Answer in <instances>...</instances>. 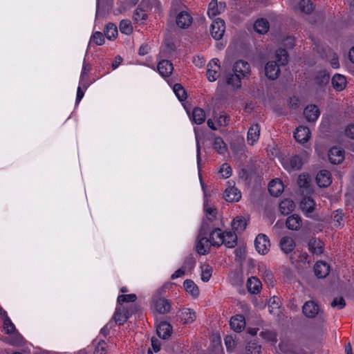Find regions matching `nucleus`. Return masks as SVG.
I'll return each instance as SVG.
<instances>
[{
  "label": "nucleus",
  "mask_w": 354,
  "mask_h": 354,
  "mask_svg": "<svg viewBox=\"0 0 354 354\" xmlns=\"http://www.w3.org/2000/svg\"><path fill=\"white\" fill-rule=\"evenodd\" d=\"M254 245L259 253L266 254L270 250V243L268 236L263 234H259L256 237Z\"/></svg>",
  "instance_id": "nucleus-1"
},
{
  "label": "nucleus",
  "mask_w": 354,
  "mask_h": 354,
  "mask_svg": "<svg viewBox=\"0 0 354 354\" xmlns=\"http://www.w3.org/2000/svg\"><path fill=\"white\" fill-rule=\"evenodd\" d=\"M221 241H214L213 246L219 248L224 244L229 248H234L237 244V236L234 232H225V234Z\"/></svg>",
  "instance_id": "nucleus-2"
},
{
  "label": "nucleus",
  "mask_w": 354,
  "mask_h": 354,
  "mask_svg": "<svg viewBox=\"0 0 354 354\" xmlns=\"http://www.w3.org/2000/svg\"><path fill=\"white\" fill-rule=\"evenodd\" d=\"M177 319L183 324H191L196 319V313L190 308H183L176 315Z\"/></svg>",
  "instance_id": "nucleus-3"
},
{
  "label": "nucleus",
  "mask_w": 354,
  "mask_h": 354,
  "mask_svg": "<svg viewBox=\"0 0 354 354\" xmlns=\"http://www.w3.org/2000/svg\"><path fill=\"white\" fill-rule=\"evenodd\" d=\"M225 23L223 20L217 19L211 25L210 32L216 40L221 39L225 32Z\"/></svg>",
  "instance_id": "nucleus-4"
},
{
  "label": "nucleus",
  "mask_w": 354,
  "mask_h": 354,
  "mask_svg": "<svg viewBox=\"0 0 354 354\" xmlns=\"http://www.w3.org/2000/svg\"><path fill=\"white\" fill-rule=\"evenodd\" d=\"M279 64L275 61H270L265 66V74L266 77L272 80H274L280 74Z\"/></svg>",
  "instance_id": "nucleus-5"
},
{
  "label": "nucleus",
  "mask_w": 354,
  "mask_h": 354,
  "mask_svg": "<svg viewBox=\"0 0 354 354\" xmlns=\"http://www.w3.org/2000/svg\"><path fill=\"white\" fill-rule=\"evenodd\" d=\"M218 62V59H214L207 65V77L210 82L215 81L219 77L220 65Z\"/></svg>",
  "instance_id": "nucleus-6"
},
{
  "label": "nucleus",
  "mask_w": 354,
  "mask_h": 354,
  "mask_svg": "<svg viewBox=\"0 0 354 354\" xmlns=\"http://www.w3.org/2000/svg\"><path fill=\"white\" fill-rule=\"evenodd\" d=\"M329 161L334 165L341 163L344 158V151L337 147H333L328 153Z\"/></svg>",
  "instance_id": "nucleus-7"
},
{
  "label": "nucleus",
  "mask_w": 354,
  "mask_h": 354,
  "mask_svg": "<svg viewBox=\"0 0 354 354\" xmlns=\"http://www.w3.org/2000/svg\"><path fill=\"white\" fill-rule=\"evenodd\" d=\"M319 311V306L314 301H306L302 307L304 315L308 318L315 317Z\"/></svg>",
  "instance_id": "nucleus-8"
},
{
  "label": "nucleus",
  "mask_w": 354,
  "mask_h": 354,
  "mask_svg": "<svg viewBox=\"0 0 354 354\" xmlns=\"http://www.w3.org/2000/svg\"><path fill=\"white\" fill-rule=\"evenodd\" d=\"M172 331V326L167 322H161L156 328L158 336L163 339H168L171 336Z\"/></svg>",
  "instance_id": "nucleus-9"
},
{
  "label": "nucleus",
  "mask_w": 354,
  "mask_h": 354,
  "mask_svg": "<svg viewBox=\"0 0 354 354\" xmlns=\"http://www.w3.org/2000/svg\"><path fill=\"white\" fill-rule=\"evenodd\" d=\"M310 137V131L309 128L304 126H299L296 129L294 133V138L299 143L306 142Z\"/></svg>",
  "instance_id": "nucleus-10"
},
{
  "label": "nucleus",
  "mask_w": 354,
  "mask_h": 354,
  "mask_svg": "<svg viewBox=\"0 0 354 354\" xmlns=\"http://www.w3.org/2000/svg\"><path fill=\"white\" fill-rule=\"evenodd\" d=\"M196 245V251L200 255H205L210 251V240L207 236L198 237Z\"/></svg>",
  "instance_id": "nucleus-11"
},
{
  "label": "nucleus",
  "mask_w": 354,
  "mask_h": 354,
  "mask_svg": "<svg viewBox=\"0 0 354 354\" xmlns=\"http://www.w3.org/2000/svg\"><path fill=\"white\" fill-rule=\"evenodd\" d=\"M176 25L180 28H187L192 23V17L186 11L180 12L176 19Z\"/></svg>",
  "instance_id": "nucleus-12"
},
{
  "label": "nucleus",
  "mask_w": 354,
  "mask_h": 354,
  "mask_svg": "<svg viewBox=\"0 0 354 354\" xmlns=\"http://www.w3.org/2000/svg\"><path fill=\"white\" fill-rule=\"evenodd\" d=\"M130 316L129 310L123 308H118L114 313L113 319L118 325L124 324Z\"/></svg>",
  "instance_id": "nucleus-13"
},
{
  "label": "nucleus",
  "mask_w": 354,
  "mask_h": 354,
  "mask_svg": "<svg viewBox=\"0 0 354 354\" xmlns=\"http://www.w3.org/2000/svg\"><path fill=\"white\" fill-rule=\"evenodd\" d=\"M304 114L306 120L310 122H314L318 118L320 112L318 107L315 104L308 105L304 111Z\"/></svg>",
  "instance_id": "nucleus-14"
},
{
  "label": "nucleus",
  "mask_w": 354,
  "mask_h": 354,
  "mask_svg": "<svg viewBox=\"0 0 354 354\" xmlns=\"http://www.w3.org/2000/svg\"><path fill=\"white\" fill-rule=\"evenodd\" d=\"M284 187L282 181L279 179H274L268 184V191L270 195L277 197L283 191Z\"/></svg>",
  "instance_id": "nucleus-15"
},
{
  "label": "nucleus",
  "mask_w": 354,
  "mask_h": 354,
  "mask_svg": "<svg viewBox=\"0 0 354 354\" xmlns=\"http://www.w3.org/2000/svg\"><path fill=\"white\" fill-rule=\"evenodd\" d=\"M154 308L158 313L166 314L170 311L171 304L167 299L158 298L154 301Z\"/></svg>",
  "instance_id": "nucleus-16"
},
{
  "label": "nucleus",
  "mask_w": 354,
  "mask_h": 354,
  "mask_svg": "<svg viewBox=\"0 0 354 354\" xmlns=\"http://www.w3.org/2000/svg\"><path fill=\"white\" fill-rule=\"evenodd\" d=\"M329 266L324 261H317L314 266L315 274L318 278H325L329 274Z\"/></svg>",
  "instance_id": "nucleus-17"
},
{
  "label": "nucleus",
  "mask_w": 354,
  "mask_h": 354,
  "mask_svg": "<svg viewBox=\"0 0 354 354\" xmlns=\"http://www.w3.org/2000/svg\"><path fill=\"white\" fill-rule=\"evenodd\" d=\"M230 327L235 332H241L245 326V317L241 315H236L231 318Z\"/></svg>",
  "instance_id": "nucleus-18"
},
{
  "label": "nucleus",
  "mask_w": 354,
  "mask_h": 354,
  "mask_svg": "<svg viewBox=\"0 0 354 354\" xmlns=\"http://www.w3.org/2000/svg\"><path fill=\"white\" fill-rule=\"evenodd\" d=\"M158 70L162 76L169 77L174 70L173 64L167 59L161 60L158 64Z\"/></svg>",
  "instance_id": "nucleus-19"
},
{
  "label": "nucleus",
  "mask_w": 354,
  "mask_h": 354,
  "mask_svg": "<svg viewBox=\"0 0 354 354\" xmlns=\"http://www.w3.org/2000/svg\"><path fill=\"white\" fill-rule=\"evenodd\" d=\"M316 181L320 187H326L331 183L330 173L327 170H321L316 176Z\"/></svg>",
  "instance_id": "nucleus-20"
},
{
  "label": "nucleus",
  "mask_w": 354,
  "mask_h": 354,
  "mask_svg": "<svg viewBox=\"0 0 354 354\" xmlns=\"http://www.w3.org/2000/svg\"><path fill=\"white\" fill-rule=\"evenodd\" d=\"M329 80L330 73L326 70L318 71L314 77L315 84L320 88L326 86L328 84Z\"/></svg>",
  "instance_id": "nucleus-21"
},
{
  "label": "nucleus",
  "mask_w": 354,
  "mask_h": 354,
  "mask_svg": "<svg viewBox=\"0 0 354 354\" xmlns=\"http://www.w3.org/2000/svg\"><path fill=\"white\" fill-rule=\"evenodd\" d=\"M234 73L241 75V77H245L250 73V64L243 60H239L235 62L233 68Z\"/></svg>",
  "instance_id": "nucleus-22"
},
{
  "label": "nucleus",
  "mask_w": 354,
  "mask_h": 354,
  "mask_svg": "<svg viewBox=\"0 0 354 354\" xmlns=\"http://www.w3.org/2000/svg\"><path fill=\"white\" fill-rule=\"evenodd\" d=\"M324 245V243L320 239L315 238L310 239L308 244L310 252L317 255H319L323 253Z\"/></svg>",
  "instance_id": "nucleus-23"
},
{
  "label": "nucleus",
  "mask_w": 354,
  "mask_h": 354,
  "mask_svg": "<svg viewBox=\"0 0 354 354\" xmlns=\"http://www.w3.org/2000/svg\"><path fill=\"white\" fill-rule=\"evenodd\" d=\"M224 198L227 202H237L241 198L239 190L236 187L225 189Z\"/></svg>",
  "instance_id": "nucleus-24"
},
{
  "label": "nucleus",
  "mask_w": 354,
  "mask_h": 354,
  "mask_svg": "<svg viewBox=\"0 0 354 354\" xmlns=\"http://www.w3.org/2000/svg\"><path fill=\"white\" fill-rule=\"evenodd\" d=\"M260 126L259 124H252L248 131V142L253 145L259 137Z\"/></svg>",
  "instance_id": "nucleus-25"
},
{
  "label": "nucleus",
  "mask_w": 354,
  "mask_h": 354,
  "mask_svg": "<svg viewBox=\"0 0 354 354\" xmlns=\"http://www.w3.org/2000/svg\"><path fill=\"white\" fill-rule=\"evenodd\" d=\"M269 28L270 24L266 19H259L254 24V30L259 34H266Z\"/></svg>",
  "instance_id": "nucleus-26"
},
{
  "label": "nucleus",
  "mask_w": 354,
  "mask_h": 354,
  "mask_svg": "<svg viewBox=\"0 0 354 354\" xmlns=\"http://www.w3.org/2000/svg\"><path fill=\"white\" fill-rule=\"evenodd\" d=\"M280 246L281 250L286 254H288L294 250L295 247V243L292 238L289 236H284L281 238L280 241Z\"/></svg>",
  "instance_id": "nucleus-27"
},
{
  "label": "nucleus",
  "mask_w": 354,
  "mask_h": 354,
  "mask_svg": "<svg viewBox=\"0 0 354 354\" xmlns=\"http://www.w3.org/2000/svg\"><path fill=\"white\" fill-rule=\"evenodd\" d=\"M286 227L291 230H297L301 226V220L297 214L288 217L286 221Z\"/></svg>",
  "instance_id": "nucleus-28"
},
{
  "label": "nucleus",
  "mask_w": 354,
  "mask_h": 354,
  "mask_svg": "<svg viewBox=\"0 0 354 354\" xmlns=\"http://www.w3.org/2000/svg\"><path fill=\"white\" fill-rule=\"evenodd\" d=\"M303 165V161L299 156H294L291 157L288 162L284 166L287 169L299 170Z\"/></svg>",
  "instance_id": "nucleus-29"
},
{
  "label": "nucleus",
  "mask_w": 354,
  "mask_h": 354,
  "mask_svg": "<svg viewBox=\"0 0 354 354\" xmlns=\"http://www.w3.org/2000/svg\"><path fill=\"white\" fill-rule=\"evenodd\" d=\"M333 88L337 91H342L346 85V77L340 74H335L331 80Z\"/></svg>",
  "instance_id": "nucleus-30"
},
{
  "label": "nucleus",
  "mask_w": 354,
  "mask_h": 354,
  "mask_svg": "<svg viewBox=\"0 0 354 354\" xmlns=\"http://www.w3.org/2000/svg\"><path fill=\"white\" fill-rule=\"evenodd\" d=\"M261 287V281L254 277L249 278L247 281L248 290L252 294H257L260 291Z\"/></svg>",
  "instance_id": "nucleus-31"
},
{
  "label": "nucleus",
  "mask_w": 354,
  "mask_h": 354,
  "mask_svg": "<svg viewBox=\"0 0 354 354\" xmlns=\"http://www.w3.org/2000/svg\"><path fill=\"white\" fill-rule=\"evenodd\" d=\"M295 208V203L293 201L286 198L283 200L279 203V210L283 215H288L291 213Z\"/></svg>",
  "instance_id": "nucleus-32"
},
{
  "label": "nucleus",
  "mask_w": 354,
  "mask_h": 354,
  "mask_svg": "<svg viewBox=\"0 0 354 354\" xmlns=\"http://www.w3.org/2000/svg\"><path fill=\"white\" fill-rule=\"evenodd\" d=\"M299 7L301 12L310 15L315 10V5L311 0H301L299 3Z\"/></svg>",
  "instance_id": "nucleus-33"
},
{
  "label": "nucleus",
  "mask_w": 354,
  "mask_h": 354,
  "mask_svg": "<svg viewBox=\"0 0 354 354\" xmlns=\"http://www.w3.org/2000/svg\"><path fill=\"white\" fill-rule=\"evenodd\" d=\"M246 221L242 216H236L232 223V227L234 231L243 232L246 228Z\"/></svg>",
  "instance_id": "nucleus-34"
},
{
  "label": "nucleus",
  "mask_w": 354,
  "mask_h": 354,
  "mask_svg": "<svg viewBox=\"0 0 354 354\" xmlns=\"http://www.w3.org/2000/svg\"><path fill=\"white\" fill-rule=\"evenodd\" d=\"M183 286L185 290L193 297H197L199 295V289L192 280L186 279L184 281Z\"/></svg>",
  "instance_id": "nucleus-35"
},
{
  "label": "nucleus",
  "mask_w": 354,
  "mask_h": 354,
  "mask_svg": "<svg viewBox=\"0 0 354 354\" xmlns=\"http://www.w3.org/2000/svg\"><path fill=\"white\" fill-rule=\"evenodd\" d=\"M192 118L196 124H202L205 120V113L203 109L199 107H195L192 111Z\"/></svg>",
  "instance_id": "nucleus-36"
},
{
  "label": "nucleus",
  "mask_w": 354,
  "mask_h": 354,
  "mask_svg": "<svg viewBox=\"0 0 354 354\" xmlns=\"http://www.w3.org/2000/svg\"><path fill=\"white\" fill-rule=\"evenodd\" d=\"M104 35L108 39H115L118 35L117 26L113 23H109L105 27Z\"/></svg>",
  "instance_id": "nucleus-37"
},
{
  "label": "nucleus",
  "mask_w": 354,
  "mask_h": 354,
  "mask_svg": "<svg viewBox=\"0 0 354 354\" xmlns=\"http://www.w3.org/2000/svg\"><path fill=\"white\" fill-rule=\"evenodd\" d=\"M276 58L279 65H286L288 61V54L287 50L284 48L278 49L276 52Z\"/></svg>",
  "instance_id": "nucleus-38"
},
{
  "label": "nucleus",
  "mask_w": 354,
  "mask_h": 354,
  "mask_svg": "<svg viewBox=\"0 0 354 354\" xmlns=\"http://www.w3.org/2000/svg\"><path fill=\"white\" fill-rule=\"evenodd\" d=\"M241 75L238 73H234V74H229L227 76V83L234 87H241Z\"/></svg>",
  "instance_id": "nucleus-39"
},
{
  "label": "nucleus",
  "mask_w": 354,
  "mask_h": 354,
  "mask_svg": "<svg viewBox=\"0 0 354 354\" xmlns=\"http://www.w3.org/2000/svg\"><path fill=\"white\" fill-rule=\"evenodd\" d=\"M225 233L222 232V230L216 227L214 228L210 233H209V240L210 243L212 245H213V241H221L224 237Z\"/></svg>",
  "instance_id": "nucleus-40"
},
{
  "label": "nucleus",
  "mask_w": 354,
  "mask_h": 354,
  "mask_svg": "<svg viewBox=\"0 0 354 354\" xmlns=\"http://www.w3.org/2000/svg\"><path fill=\"white\" fill-rule=\"evenodd\" d=\"M174 91L180 101L183 102L187 99V92L180 84H174Z\"/></svg>",
  "instance_id": "nucleus-41"
},
{
  "label": "nucleus",
  "mask_w": 354,
  "mask_h": 354,
  "mask_svg": "<svg viewBox=\"0 0 354 354\" xmlns=\"http://www.w3.org/2000/svg\"><path fill=\"white\" fill-rule=\"evenodd\" d=\"M183 6V5L180 2L177 0H174L169 10V15L176 19L179 12L184 11L181 10Z\"/></svg>",
  "instance_id": "nucleus-42"
},
{
  "label": "nucleus",
  "mask_w": 354,
  "mask_h": 354,
  "mask_svg": "<svg viewBox=\"0 0 354 354\" xmlns=\"http://www.w3.org/2000/svg\"><path fill=\"white\" fill-rule=\"evenodd\" d=\"M214 148L216 151L219 153H224L227 150V145L223 140V139L220 137L215 138L214 140Z\"/></svg>",
  "instance_id": "nucleus-43"
},
{
  "label": "nucleus",
  "mask_w": 354,
  "mask_h": 354,
  "mask_svg": "<svg viewBox=\"0 0 354 354\" xmlns=\"http://www.w3.org/2000/svg\"><path fill=\"white\" fill-rule=\"evenodd\" d=\"M119 28L121 32L126 35H129L133 31L131 23L129 20L127 19L122 20L120 23Z\"/></svg>",
  "instance_id": "nucleus-44"
},
{
  "label": "nucleus",
  "mask_w": 354,
  "mask_h": 354,
  "mask_svg": "<svg viewBox=\"0 0 354 354\" xmlns=\"http://www.w3.org/2000/svg\"><path fill=\"white\" fill-rule=\"evenodd\" d=\"M301 205L302 210L305 211L306 213H311L315 209L314 201L310 198H305L304 201L301 203Z\"/></svg>",
  "instance_id": "nucleus-45"
},
{
  "label": "nucleus",
  "mask_w": 354,
  "mask_h": 354,
  "mask_svg": "<svg viewBox=\"0 0 354 354\" xmlns=\"http://www.w3.org/2000/svg\"><path fill=\"white\" fill-rule=\"evenodd\" d=\"M4 341L11 345H21L23 342V337L18 333L12 337H6Z\"/></svg>",
  "instance_id": "nucleus-46"
},
{
  "label": "nucleus",
  "mask_w": 354,
  "mask_h": 354,
  "mask_svg": "<svg viewBox=\"0 0 354 354\" xmlns=\"http://www.w3.org/2000/svg\"><path fill=\"white\" fill-rule=\"evenodd\" d=\"M219 13L217 0H212L208 6L207 14L209 17H215Z\"/></svg>",
  "instance_id": "nucleus-47"
},
{
  "label": "nucleus",
  "mask_w": 354,
  "mask_h": 354,
  "mask_svg": "<svg viewBox=\"0 0 354 354\" xmlns=\"http://www.w3.org/2000/svg\"><path fill=\"white\" fill-rule=\"evenodd\" d=\"M247 354H259L261 352V346L257 345L255 342H250L246 346Z\"/></svg>",
  "instance_id": "nucleus-48"
},
{
  "label": "nucleus",
  "mask_w": 354,
  "mask_h": 354,
  "mask_svg": "<svg viewBox=\"0 0 354 354\" xmlns=\"http://www.w3.org/2000/svg\"><path fill=\"white\" fill-rule=\"evenodd\" d=\"M91 41L98 46L102 45L104 43V35L99 31L95 32L91 37Z\"/></svg>",
  "instance_id": "nucleus-49"
},
{
  "label": "nucleus",
  "mask_w": 354,
  "mask_h": 354,
  "mask_svg": "<svg viewBox=\"0 0 354 354\" xmlns=\"http://www.w3.org/2000/svg\"><path fill=\"white\" fill-rule=\"evenodd\" d=\"M135 294L121 295L118 297V301L122 304L124 302H133L136 299Z\"/></svg>",
  "instance_id": "nucleus-50"
},
{
  "label": "nucleus",
  "mask_w": 354,
  "mask_h": 354,
  "mask_svg": "<svg viewBox=\"0 0 354 354\" xmlns=\"http://www.w3.org/2000/svg\"><path fill=\"white\" fill-rule=\"evenodd\" d=\"M196 264V260L194 258V257L190 254L186 259H185L183 266L182 267L185 268V269H188L189 271H191Z\"/></svg>",
  "instance_id": "nucleus-51"
},
{
  "label": "nucleus",
  "mask_w": 354,
  "mask_h": 354,
  "mask_svg": "<svg viewBox=\"0 0 354 354\" xmlns=\"http://www.w3.org/2000/svg\"><path fill=\"white\" fill-rule=\"evenodd\" d=\"M3 328L6 333L9 335L14 333L16 330L15 325L8 317H6L3 321Z\"/></svg>",
  "instance_id": "nucleus-52"
},
{
  "label": "nucleus",
  "mask_w": 354,
  "mask_h": 354,
  "mask_svg": "<svg viewBox=\"0 0 354 354\" xmlns=\"http://www.w3.org/2000/svg\"><path fill=\"white\" fill-rule=\"evenodd\" d=\"M212 268L207 265L205 269L202 270L201 279L204 282H207L212 277Z\"/></svg>",
  "instance_id": "nucleus-53"
},
{
  "label": "nucleus",
  "mask_w": 354,
  "mask_h": 354,
  "mask_svg": "<svg viewBox=\"0 0 354 354\" xmlns=\"http://www.w3.org/2000/svg\"><path fill=\"white\" fill-rule=\"evenodd\" d=\"M219 173H221L222 174V176L225 178H229L231 174H232V169L230 167V166L227 164V163H224L220 170H219Z\"/></svg>",
  "instance_id": "nucleus-54"
},
{
  "label": "nucleus",
  "mask_w": 354,
  "mask_h": 354,
  "mask_svg": "<svg viewBox=\"0 0 354 354\" xmlns=\"http://www.w3.org/2000/svg\"><path fill=\"white\" fill-rule=\"evenodd\" d=\"M346 306V302L342 297H335L331 302V306L333 308H338L339 309L343 308Z\"/></svg>",
  "instance_id": "nucleus-55"
},
{
  "label": "nucleus",
  "mask_w": 354,
  "mask_h": 354,
  "mask_svg": "<svg viewBox=\"0 0 354 354\" xmlns=\"http://www.w3.org/2000/svg\"><path fill=\"white\" fill-rule=\"evenodd\" d=\"M204 208L206 214L212 216V217L207 218L208 220H209L210 221H213L216 217L217 209L213 207H208L207 205H205Z\"/></svg>",
  "instance_id": "nucleus-56"
},
{
  "label": "nucleus",
  "mask_w": 354,
  "mask_h": 354,
  "mask_svg": "<svg viewBox=\"0 0 354 354\" xmlns=\"http://www.w3.org/2000/svg\"><path fill=\"white\" fill-rule=\"evenodd\" d=\"M279 298L277 297H272L269 299L268 301V306L270 309V313H272L274 312V309H278L279 308Z\"/></svg>",
  "instance_id": "nucleus-57"
},
{
  "label": "nucleus",
  "mask_w": 354,
  "mask_h": 354,
  "mask_svg": "<svg viewBox=\"0 0 354 354\" xmlns=\"http://www.w3.org/2000/svg\"><path fill=\"white\" fill-rule=\"evenodd\" d=\"M260 335L263 339H266L268 341H270V342L277 341L275 334L271 331H269V330L262 331V332H261Z\"/></svg>",
  "instance_id": "nucleus-58"
},
{
  "label": "nucleus",
  "mask_w": 354,
  "mask_h": 354,
  "mask_svg": "<svg viewBox=\"0 0 354 354\" xmlns=\"http://www.w3.org/2000/svg\"><path fill=\"white\" fill-rule=\"evenodd\" d=\"M252 170L246 168H243L239 171V177L244 180H248L252 178Z\"/></svg>",
  "instance_id": "nucleus-59"
},
{
  "label": "nucleus",
  "mask_w": 354,
  "mask_h": 354,
  "mask_svg": "<svg viewBox=\"0 0 354 354\" xmlns=\"http://www.w3.org/2000/svg\"><path fill=\"white\" fill-rule=\"evenodd\" d=\"M210 230L209 225L207 223H203L201 226L199 232L198 234V237L206 236Z\"/></svg>",
  "instance_id": "nucleus-60"
},
{
  "label": "nucleus",
  "mask_w": 354,
  "mask_h": 354,
  "mask_svg": "<svg viewBox=\"0 0 354 354\" xmlns=\"http://www.w3.org/2000/svg\"><path fill=\"white\" fill-rule=\"evenodd\" d=\"M333 221L337 223L335 224L336 227L342 225L341 222L343 220V214L341 211L337 210L336 212L333 215Z\"/></svg>",
  "instance_id": "nucleus-61"
},
{
  "label": "nucleus",
  "mask_w": 354,
  "mask_h": 354,
  "mask_svg": "<svg viewBox=\"0 0 354 354\" xmlns=\"http://www.w3.org/2000/svg\"><path fill=\"white\" fill-rule=\"evenodd\" d=\"M224 340H225V344L228 349L234 348L236 346L234 337L232 335H227L225 337Z\"/></svg>",
  "instance_id": "nucleus-62"
},
{
  "label": "nucleus",
  "mask_w": 354,
  "mask_h": 354,
  "mask_svg": "<svg viewBox=\"0 0 354 354\" xmlns=\"http://www.w3.org/2000/svg\"><path fill=\"white\" fill-rule=\"evenodd\" d=\"M309 184V181L308 180L306 176L299 175L298 178V185L300 187H308Z\"/></svg>",
  "instance_id": "nucleus-63"
},
{
  "label": "nucleus",
  "mask_w": 354,
  "mask_h": 354,
  "mask_svg": "<svg viewBox=\"0 0 354 354\" xmlns=\"http://www.w3.org/2000/svg\"><path fill=\"white\" fill-rule=\"evenodd\" d=\"M345 135L351 139H354V123L349 124L346 127Z\"/></svg>",
  "instance_id": "nucleus-64"
}]
</instances>
